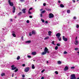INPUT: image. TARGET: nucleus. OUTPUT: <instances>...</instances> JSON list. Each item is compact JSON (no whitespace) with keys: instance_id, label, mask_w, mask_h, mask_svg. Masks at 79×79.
<instances>
[{"instance_id":"nucleus-47","label":"nucleus","mask_w":79,"mask_h":79,"mask_svg":"<svg viewBox=\"0 0 79 79\" xmlns=\"http://www.w3.org/2000/svg\"><path fill=\"white\" fill-rule=\"evenodd\" d=\"M73 19H76V17H73Z\"/></svg>"},{"instance_id":"nucleus-2","label":"nucleus","mask_w":79,"mask_h":79,"mask_svg":"<svg viewBox=\"0 0 79 79\" xmlns=\"http://www.w3.org/2000/svg\"><path fill=\"white\" fill-rule=\"evenodd\" d=\"M49 18H53L54 17V15L52 13H50L49 15Z\"/></svg>"},{"instance_id":"nucleus-19","label":"nucleus","mask_w":79,"mask_h":79,"mask_svg":"<svg viewBox=\"0 0 79 79\" xmlns=\"http://www.w3.org/2000/svg\"><path fill=\"white\" fill-rule=\"evenodd\" d=\"M57 63L59 64H61V61L60 60L58 61H57Z\"/></svg>"},{"instance_id":"nucleus-56","label":"nucleus","mask_w":79,"mask_h":79,"mask_svg":"<svg viewBox=\"0 0 79 79\" xmlns=\"http://www.w3.org/2000/svg\"><path fill=\"white\" fill-rule=\"evenodd\" d=\"M41 79H44V77H41Z\"/></svg>"},{"instance_id":"nucleus-26","label":"nucleus","mask_w":79,"mask_h":79,"mask_svg":"<svg viewBox=\"0 0 79 79\" xmlns=\"http://www.w3.org/2000/svg\"><path fill=\"white\" fill-rule=\"evenodd\" d=\"M12 35L13 36V37H16V35L15 34H12Z\"/></svg>"},{"instance_id":"nucleus-3","label":"nucleus","mask_w":79,"mask_h":79,"mask_svg":"<svg viewBox=\"0 0 79 79\" xmlns=\"http://www.w3.org/2000/svg\"><path fill=\"white\" fill-rule=\"evenodd\" d=\"M8 2L10 6H13V5H14V4L13 3V2H11V1H10V0H9L8 1Z\"/></svg>"},{"instance_id":"nucleus-8","label":"nucleus","mask_w":79,"mask_h":79,"mask_svg":"<svg viewBox=\"0 0 79 79\" xmlns=\"http://www.w3.org/2000/svg\"><path fill=\"white\" fill-rule=\"evenodd\" d=\"M26 9H23V10H22V11H23V13H26Z\"/></svg>"},{"instance_id":"nucleus-33","label":"nucleus","mask_w":79,"mask_h":79,"mask_svg":"<svg viewBox=\"0 0 79 79\" xmlns=\"http://www.w3.org/2000/svg\"><path fill=\"white\" fill-rule=\"evenodd\" d=\"M43 16V15H42V13H41V14H40V17H41V18H42Z\"/></svg>"},{"instance_id":"nucleus-13","label":"nucleus","mask_w":79,"mask_h":79,"mask_svg":"<svg viewBox=\"0 0 79 79\" xmlns=\"http://www.w3.org/2000/svg\"><path fill=\"white\" fill-rule=\"evenodd\" d=\"M31 42V40H28L27 41L25 42V43H26L27 44H30Z\"/></svg>"},{"instance_id":"nucleus-58","label":"nucleus","mask_w":79,"mask_h":79,"mask_svg":"<svg viewBox=\"0 0 79 79\" xmlns=\"http://www.w3.org/2000/svg\"><path fill=\"white\" fill-rule=\"evenodd\" d=\"M42 10H43V9H41L40 10V11H42Z\"/></svg>"},{"instance_id":"nucleus-4","label":"nucleus","mask_w":79,"mask_h":79,"mask_svg":"<svg viewBox=\"0 0 79 79\" xmlns=\"http://www.w3.org/2000/svg\"><path fill=\"white\" fill-rule=\"evenodd\" d=\"M30 68L29 67H26L24 71L25 72V73H27L29 71Z\"/></svg>"},{"instance_id":"nucleus-57","label":"nucleus","mask_w":79,"mask_h":79,"mask_svg":"<svg viewBox=\"0 0 79 79\" xmlns=\"http://www.w3.org/2000/svg\"><path fill=\"white\" fill-rule=\"evenodd\" d=\"M77 37L76 36V40H77Z\"/></svg>"},{"instance_id":"nucleus-24","label":"nucleus","mask_w":79,"mask_h":79,"mask_svg":"<svg viewBox=\"0 0 79 79\" xmlns=\"http://www.w3.org/2000/svg\"><path fill=\"white\" fill-rule=\"evenodd\" d=\"M21 15V12L19 13H18V16H20V15Z\"/></svg>"},{"instance_id":"nucleus-9","label":"nucleus","mask_w":79,"mask_h":79,"mask_svg":"<svg viewBox=\"0 0 79 79\" xmlns=\"http://www.w3.org/2000/svg\"><path fill=\"white\" fill-rule=\"evenodd\" d=\"M69 69V68L68 66H65V68H64V71H67Z\"/></svg>"},{"instance_id":"nucleus-51","label":"nucleus","mask_w":79,"mask_h":79,"mask_svg":"<svg viewBox=\"0 0 79 79\" xmlns=\"http://www.w3.org/2000/svg\"><path fill=\"white\" fill-rule=\"evenodd\" d=\"M45 23L46 24H47L48 23V21H45Z\"/></svg>"},{"instance_id":"nucleus-5","label":"nucleus","mask_w":79,"mask_h":79,"mask_svg":"<svg viewBox=\"0 0 79 79\" xmlns=\"http://www.w3.org/2000/svg\"><path fill=\"white\" fill-rule=\"evenodd\" d=\"M70 77H71V79H76V78L75 76V74H72L71 75Z\"/></svg>"},{"instance_id":"nucleus-34","label":"nucleus","mask_w":79,"mask_h":79,"mask_svg":"<svg viewBox=\"0 0 79 79\" xmlns=\"http://www.w3.org/2000/svg\"><path fill=\"white\" fill-rule=\"evenodd\" d=\"M67 12L68 13H70V10H67Z\"/></svg>"},{"instance_id":"nucleus-11","label":"nucleus","mask_w":79,"mask_h":79,"mask_svg":"<svg viewBox=\"0 0 79 79\" xmlns=\"http://www.w3.org/2000/svg\"><path fill=\"white\" fill-rule=\"evenodd\" d=\"M75 45H77L79 44V42H78V41L77 40H76L75 42H74Z\"/></svg>"},{"instance_id":"nucleus-14","label":"nucleus","mask_w":79,"mask_h":79,"mask_svg":"<svg viewBox=\"0 0 79 79\" xmlns=\"http://www.w3.org/2000/svg\"><path fill=\"white\" fill-rule=\"evenodd\" d=\"M32 68L33 69H35V66L34 64H32L31 65Z\"/></svg>"},{"instance_id":"nucleus-44","label":"nucleus","mask_w":79,"mask_h":79,"mask_svg":"<svg viewBox=\"0 0 79 79\" xmlns=\"http://www.w3.org/2000/svg\"><path fill=\"white\" fill-rule=\"evenodd\" d=\"M78 48H75V50H78Z\"/></svg>"},{"instance_id":"nucleus-64","label":"nucleus","mask_w":79,"mask_h":79,"mask_svg":"<svg viewBox=\"0 0 79 79\" xmlns=\"http://www.w3.org/2000/svg\"><path fill=\"white\" fill-rule=\"evenodd\" d=\"M77 79H79V77L77 78Z\"/></svg>"},{"instance_id":"nucleus-60","label":"nucleus","mask_w":79,"mask_h":79,"mask_svg":"<svg viewBox=\"0 0 79 79\" xmlns=\"http://www.w3.org/2000/svg\"><path fill=\"white\" fill-rule=\"evenodd\" d=\"M23 36H22V37H21V39L22 40H23Z\"/></svg>"},{"instance_id":"nucleus-62","label":"nucleus","mask_w":79,"mask_h":79,"mask_svg":"<svg viewBox=\"0 0 79 79\" xmlns=\"http://www.w3.org/2000/svg\"><path fill=\"white\" fill-rule=\"evenodd\" d=\"M47 63H48V60H47Z\"/></svg>"},{"instance_id":"nucleus-16","label":"nucleus","mask_w":79,"mask_h":79,"mask_svg":"<svg viewBox=\"0 0 79 79\" xmlns=\"http://www.w3.org/2000/svg\"><path fill=\"white\" fill-rule=\"evenodd\" d=\"M60 6L61 7V8H64V6L63 5V4H61L60 5Z\"/></svg>"},{"instance_id":"nucleus-18","label":"nucleus","mask_w":79,"mask_h":79,"mask_svg":"<svg viewBox=\"0 0 79 79\" xmlns=\"http://www.w3.org/2000/svg\"><path fill=\"white\" fill-rule=\"evenodd\" d=\"M1 75V76H5V73H2Z\"/></svg>"},{"instance_id":"nucleus-37","label":"nucleus","mask_w":79,"mask_h":79,"mask_svg":"<svg viewBox=\"0 0 79 79\" xmlns=\"http://www.w3.org/2000/svg\"><path fill=\"white\" fill-rule=\"evenodd\" d=\"M44 71H45V69H44V70H42L41 71L42 73H44Z\"/></svg>"},{"instance_id":"nucleus-61","label":"nucleus","mask_w":79,"mask_h":79,"mask_svg":"<svg viewBox=\"0 0 79 79\" xmlns=\"http://www.w3.org/2000/svg\"><path fill=\"white\" fill-rule=\"evenodd\" d=\"M60 37L57 36V39H59V38H60Z\"/></svg>"},{"instance_id":"nucleus-50","label":"nucleus","mask_w":79,"mask_h":79,"mask_svg":"<svg viewBox=\"0 0 79 79\" xmlns=\"http://www.w3.org/2000/svg\"><path fill=\"white\" fill-rule=\"evenodd\" d=\"M20 1L21 2H23L24 1V0H20Z\"/></svg>"},{"instance_id":"nucleus-59","label":"nucleus","mask_w":79,"mask_h":79,"mask_svg":"<svg viewBox=\"0 0 79 79\" xmlns=\"http://www.w3.org/2000/svg\"><path fill=\"white\" fill-rule=\"evenodd\" d=\"M12 77H14V74H13L12 76Z\"/></svg>"},{"instance_id":"nucleus-17","label":"nucleus","mask_w":79,"mask_h":79,"mask_svg":"<svg viewBox=\"0 0 79 79\" xmlns=\"http://www.w3.org/2000/svg\"><path fill=\"white\" fill-rule=\"evenodd\" d=\"M52 33V31H49L48 32V34L50 36L51 35V34Z\"/></svg>"},{"instance_id":"nucleus-1","label":"nucleus","mask_w":79,"mask_h":79,"mask_svg":"<svg viewBox=\"0 0 79 79\" xmlns=\"http://www.w3.org/2000/svg\"><path fill=\"white\" fill-rule=\"evenodd\" d=\"M48 51V49L47 48L45 47L44 50V52H42L41 55H46L47 53H49L50 52Z\"/></svg>"},{"instance_id":"nucleus-41","label":"nucleus","mask_w":79,"mask_h":79,"mask_svg":"<svg viewBox=\"0 0 79 79\" xmlns=\"http://www.w3.org/2000/svg\"><path fill=\"white\" fill-rule=\"evenodd\" d=\"M59 41H61V37H60V39H59Z\"/></svg>"},{"instance_id":"nucleus-10","label":"nucleus","mask_w":79,"mask_h":79,"mask_svg":"<svg viewBox=\"0 0 79 79\" xmlns=\"http://www.w3.org/2000/svg\"><path fill=\"white\" fill-rule=\"evenodd\" d=\"M13 13H15V10H16V8L14 6L13 7Z\"/></svg>"},{"instance_id":"nucleus-22","label":"nucleus","mask_w":79,"mask_h":79,"mask_svg":"<svg viewBox=\"0 0 79 79\" xmlns=\"http://www.w3.org/2000/svg\"><path fill=\"white\" fill-rule=\"evenodd\" d=\"M49 38V37L47 36L44 39V40H47Z\"/></svg>"},{"instance_id":"nucleus-40","label":"nucleus","mask_w":79,"mask_h":79,"mask_svg":"<svg viewBox=\"0 0 79 79\" xmlns=\"http://www.w3.org/2000/svg\"><path fill=\"white\" fill-rule=\"evenodd\" d=\"M14 67H15V65H12L11 66V68H14Z\"/></svg>"},{"instance_id":"nucleus-12","label":"nucleus","mask_w":79,"mask_h":79,"mask_svg":"<svg viewBox=\"0 0 79 79\" xmlns=\"http://www.w3.org/2000/svg\"><path fill=\"white\" fill-rule=\"evenodd\" d=\"M36 52H33L32 53H31V55H36Z\"/></svg>"},{"instance_id":"nucleus-32","label":"nucleus","mask_w":79,"mask_h":79,"mask_svg":"<svg viewBox=\"0 0 79 79\" xmlns=\"http://www.w3.org/2000/svg\"><path fill=\"white\" fill-rule=\"evenodd\" d=\"M55 73L56 74H58V71H56L55 72Z\"/></svg>"},{"instance_id":"nucleus-23","label":"nucleus","mask_w":79,"mask_h":79,"mask_svg":"<svg viewBox=\"0 0 79 79\" xmlns=\"http://www.w3.org/2000/svg\"><path fill=\"white\" fill-rule=\"evenodd\" d=\"M19 59H20V57L19 56H18L17 58V60H19Z\"/></svg>"},{"instance_id":"nucleus-35","label":"nucleus","mask_w":79,"mask_h":79,"mask_svg":"<svg viewBox=\"0 0 79 79\" xmlns=\"http://www.w3.org/2000/svg\"><path fill=\"white\" fill-rule=\"evenodd\" d=\"M54 43H55V41H53L52 42V44H53V45H55V44H54Z\"/></svg>"},{"instance_id":"nucleus-39","label":"nucleus","mask_w":79,"mask_h":79,"mask_svg":"<svg viewBox=\"0 0 79 79\" xmlns=\"http://www.w3.org/2000/svg\"><path fill=\"white\" fill-rule=\"evenodd\" d=\"M27 23H29V20H27Z\"/></svg>"},{"instance_id":"nucleus-6","label":"nucleus","mask_w":79,"mask_h":79,"mask_svg":"<svg viewBox=\"0 0 79 79\" xmlns=\"http://www.w3.org/2000/svg\"><path fill=\"white\" fill-rule=\"evenodd\" d=\"M62 38H63V40H64V41H65V42H66V41H68V39L66 38H65L64 36H62Z\"/></svg>"},{"instance_id":"nucleus-21","label":"nucleus","mask_w":79,"mask_h":79,"mask_svg":"<svg viewBox=\"0 0 79 79\" xmlns=\"http://www.w3.org/2000/svg\"><path fill=\"white\" fill-rule=\"evenodd\" d=\"M17 68L16 67H13V68H11L12 70H15V69H16Z\"/></svg>"},{"instance_id":"nucleus-45","label":"nucleus","mask_w":79,"mask_h":79,"mask_svg":"<svg viewBox=\"0 0 79 79\" xmlns=\"http://www.w3.org/2000/svg\"><path fill=\"white\" fill-rule=\"evenodd\" d=\"M64 54H66V53H68V52H66L65 51L64 52Z\"/></svg>"},{"instance_id":"nucleus-55","label":"nucleus","mask_w":79,"mask_h":79,"mask_svg":"<svg viewBox=\"0 0 79 79\" xmlns=\"http://www.w3.org/2000/svg\"><path fill=\"white\" fill-rule=\"evenodd\" d=\"M22 66H23V67L25 66V64H23Z\"/></svg>"},{"instance_id":"nucleus-28","label":"nucleus","mask_w":79,"mask_h":79,"mask_svg":"<svg viewBox=\"0 0 79 79\" xmlns=\"http://www.w3.org/2000/svg\"><path fill=\"white\" fill-rule=\"evenodd\" d=\"M46 10L47 11H50V10H51V9H46Z\"/></svg>"},{"instance_id":"nucleus-27","label":"nucleus","mask_w":79,"mask_h":79,"mask_svg":"<svg viewBox=\"0 0 79 79\" xmlns=\"http://www.w3.org/2000/svg\"><path fill=\"white\" fill-rule=\"evenodd\" d=\"M41 21H42V23H44L45 22V20L43 19H41Z\"/></svg>"},{"instance_id":"nucleus-20","label":"nucleus","mask_w":79,"mask_h":79,"mask_svg":"<svg viewBox=\"0 0 79 79\" xmlns=\"http://www.w3.org/2000/svg\"><path fill=\"white\" fill-rule=\"evenodd\" d=\"M45 12H46V10H44L41 12V13L43 14V13H45Z\"/></svg>"},{"instance_id":"nucleus-15","label":"nucleus","mask_w":79,"mask_h":79,"mask_svg":"<svg viewBox=\"0 0 79 79\" xmlns=\"http://www.w3.org/2000/svg\"><path fill=\"white\" fill-rule=\"evenodd\" d=\"M33 35H35V32L34 31H32V33H31Z\"/></svg>"},{"instance_id":"nucleus-31","label":"nucleus","mask_w":79,"mask_h":79,"mask_svg":"<svg viewBox=\"0 0 79 79\" xmlns=\"http://www.w3.org/2000/svg\"><path fill=\"white\" fill-rule=\"evenodd\" d=\"M57 46H58V47H60V44L57 43Z\"/></svg>"},{"instance_id":"nucleus-30","label":"nucleus","mask_w":79,"mask_h":79,"mask_svg":"<svg viewBox=\"0 0 79 79\" xmlns=\"http://www.w3.org/2000/svg\"><path fill=\"white\" fill-rule=\"evenodd\" d=\"M32 33H31V32L29 33V35L30 36H32Z\"/></svg>"},{"instance_id":"nucleus-54","label":"nucleus","mask_w":79,"mask_h":79,"mask_svg":"<svg viewBox=\"0 0 79 79\" xmlns=\"http://www.w3.org/2000/svg\"><path fill=\"white\" fill-rule=\"evenodd\" d=\"M10 21L12 22L13 21V19H10Z\"/></svg>"},{"instance_id":"nucleus-63","label":"nucleus","mask_w":79,"mask_h":79,"mask_svg":"<svg viewBox=\"0 0 79 79\" xmlns=\"http://www.w3.org/2000/svg\"><path fill=\"white\" fill-rule=\"evenodd\" d=\"M77 53H79V52H77Z\"/></svg>"},{"instance_id":"nucleus-42","label":"nucleus","mask_w":79,"mask_h":79,"mask_svg":"<svg viewBox=\"0 0 79 79\" xmlns=\"http://www.w3.org/2000/svg\"><path fill=\"white\" fill-rule=\"evenodd\" d=\"M75 68V67H71V69H74Z\"/></svg>"},{"instance_id":"nucleus-53","label":"nucleus","mask_w":79,"mask_h":79,"mask_svg":"<svg viewBox=\"0 0 79 79\" xmlns=\"http://www.w3.org/2000/svg\"><path fill=\"white\" fill-rule=\"evenodd\" d=\"M29 17H30V18H32V16H30Z\"/></svg>"},{"instance_id":"nucleus-25","label":"nucleus","mask_w":79,"mask_h":79,"mask_svg":"<svg viewBox=\"0 0 79 79\" xmlns=\"http://www.w3.org/2000/svg\"><path fill=\"white\" fill-rule=\"evenodd\" d=\"M58 46H56L55 47V50H58Z\"/></svg>"},{"instance_id":"nucleus-7","label":"nucleus","mask_w":79,"mask_h":79,"mask_svg":"<svg viewBox=\"0 0 79 79\" xmlns=\"http://www.w3.org/2000/svg\"><path fill=\"white\" fill-rule=\"evenodd\" d=\"M56 37H60L61 36V34L60 33H57L56 35Z\"/></svg>"},{"instance_id":"nucleus-43","label":"nucleus","mask_w":79,"mask_h":79,"mask_svg":"<svg viewBox=\"0 0 79 79\" xmlns=\"http://www.w3.org/2000/svg\"><path fill=\"white\" fill-rule=\"evenodd\" d=\"M32 10V8L31 7L30 8V9H29V11H30V10Z\"/></svg>"},{"instance_id":"nucleus-38","label":"nucleus","mask_w":79,"mask_h":79,"mask_svg":"<svg viewBox=\"0 0 79 79\" xmlns=\"http://www.w3.org/2000/svg\"><path fill=\"white\" fill-rule=\"evenodd\" d=\"M27 56L28 58H31V56L28 55Z\"/></svg>"},{"instance_id":"nucleus-49","label":"nucleus","mask_w":79,"mask_h":79,"mask_svg":"<svg viewBox=\"0 0 79 79\" xmlns=\"http://www.w3.org/2000/svg\"><path fill=\"white\" fill-rule=\"evenodd\" d=\"M22 77H25V75H22Z\"/></svg>"},{"instance_id":"nucleus-48","label":"nucleus","mask_w":79,"mask_h":79,"mask_svg":"<svg viewBox=\"0 0 79 79\" xmlns=\"http://www.w3.org/2000/svg\"><path fill=\"white\" fill-rule=\"evenodd\" d=\"M72 1L74 3H75V2H76V1H75V0H72Z\"/></svg>"},{"instance_id":"nucleus-29","label":"nucleus","mask_w":79,"mask_h":79,"mask_svg":"<svg viewBox=\"0 0 79 79\" xmlns=\"http://www.w3.org/2000/svg\"><path fill=\"white\" fill-rule=\"evenodd\" d=\"M18 71V69H16L15 70L14 72H17V71Z\"/></svg>"},{"instance_id":"nucleus-46","label":"nucleus","mask_w":79,"mask_h":79,"mask_svg":"<svg viewBox=\"0 0 79 79\" xmlns=\"http://www.w3.org/2000/svg\"><path fill=\"white\" fill-rule=\"evenodd\" d=\"M43 5H44V6H46V3H43Z\"/></svg>"},{"instance_id":"nucleus-36","label":"nucleus","mask_w":79,"mask_h":79,"mask_svg":"<svg viewBox=\"0 0 79 79\" xmlns=\"http://www.w3.org/2000/svg\"><path fill=\"white\" fill-rule=\"evenodd\" d=\"M28 14L29 15V14H32V13L31 12H30V10H29V11H28Z\"/></svg>"},{"instance_id":"nucleus-52","label":"nucleus","mask_w":79,"mask_h":79,"mask_svg":"<svg viewBox=\"0 0 79 79\" xmlns=\"http://www.w3.org/2000/svg\"><path fill=\"white\" fill-rule=\"evenodd\" d=\"M58 2L59 3H61V1L60 0H59L58 1Z\"/></svg>"}]
</instances>
